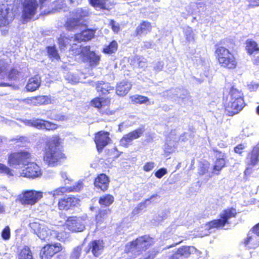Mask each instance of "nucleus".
<instances>
[{"label":"nucleus","instance_id":"1","mask_svg":"<svg viewBox=\"0 0 259 259\" xmlns=\"http://www.w3.org/2000/svg\"><path fill=\"white\" fill-rule=\"evenodd\" d=\"M60 140L58 136H55L49 138L47 142L44 159L50 166H54L63 156Z\"/></svg>","mask_w":259,"mask_h":259},{"label":"nucleus","instance_id":"2","mask_svg":"<svg viewBox=\"0 0 259 259\" xmlns=\"http://www.w3.org/2000/svg\"><path fill=\"white\" fill-rule=\"evenodd\" d=\"M214 54L221 67L229 69H234L236 67L237 59L234 54L228 49L220 46L217 48Z\"/></svg>","mask_w":259,"mask_h":259},{"label":"nucleus","instance_id":"3","mask_svg":"<svg viewBox=\"0 0 259 259\" xmlns=\"http://www.w3.org/2000/svg\"><path fill=\"white\" fill-rule=\"evenodd\" d=\"M242 94L237 89L232 88L229 93V102L226 107L229 115L232 116L238 113L244 106Z\"/></svg>","mask_w":259,"mask_h":259},{"label":"nucleus","instance_id":"4","mask_svg":"<svg viewBox=\"0 0 259 259\" xmlns=\"http://www.w3.org/2000/svg\"><path fill=\"white\" fill-rule=\"evenodd\" d=\"M15 3L22 5V18L27 22L37 14L38 4L37 0H15Z\"/></svg>","mask_w":259,"mask_h":259},{"label":"nucleus","instance_id":"5","mask_svg":"<svg viewBox=\"0 0 259 259\" xmlns=\"http://www.w3.org/2000/svg\"><path fill=\"white\" fill-rule=\"evenodd\" d=\"M236 210L234 208H230L223 210L220 214V219L214 220L205 225V229L208 231L214 228H219L224 227L225 224H228V220L235 217Z\"/></svg>","mask_w":259,"mask_h":259},{"label":"nucleus","instance_id":"6","mask_svg":"<svg viewBox=\"0 0 259 259\" xmlns=\"http://www.w3.org/2000/svg\"><path fill=\"white\" fill-rule=\"evenodd\" d=\"M31 154L26 151L14 152L9 156L8 162L10 166L19 168L26 166L31 160Z\"/></svg>","mask_w":259,"mask_h":259},{"label":"nucleus","instance_id":"7","mask_svg":"<svg viewBox=\"0 0 259 259\" xmlns=\"http://www.w3.org/2000/svg\"><path fill=\"white\" fill-rule=\"evenodd\" d=\"M70 45H72L71 51L74 54L76 55L80 54L81 56L88 58L90 65L91 67H95L99 64L100 56L94 52L91 51L90 46L82 47L81 46H79V48H75L73 45L77 46L76 44H70Z\"/></svg>","mask_w":259,"mask_h":259},{"label":"nucleus","instance_id":"8","mask_svg":"<svg viewBox=\"0 0 259 259\" xmlns=\"http://www.w3.org/2000/svg\"><path fill=\"white\" fill-rule=\"evenodd\" d=\"M43 197V192L33 190H26L18 196L20 202L24 205H33Z\"/></svg>","mask_w":259,"mask_h":259},{"label":"nucleus","instance_id":"9","mask_svg":"<svg viewBox=\"0 0 259 259\" xmlns=\"http://www.w3.org/2000/svg\"><path fill=\"white\" fill-rule=\"evenodd\" d=\"M29 226L41 240L49 239L51 236L56 237V232L44 223L32 222L29 224Z\"/></svg>","mask_w":259,"mask_h":259},{"label":"nucleus","instance_id":"10","mask_svg":"<svg viewBox=\"0 0 259 259\" xmlns=\"http://www.w3.org/2000/svg\"><path fill=\"white\" fill-rule=\"evenodd\" d=\"M89 15L87 9H77L72 13V18L67 22V27L69 30L75 29L83 24V19Z\"/></svg>","mask_w":259,"mask_h":259},{"label":"nucleus","instance_id":"11","mask_svg":"<svg viewBox=\"0 0 259 259\" xmlns=\"http://www.w3.org/2000/svg\"><path fill=\"white\" fill-rule=\"evenodd\" d=\"M244 243L248 248H255L259 245V223L248 232Z\"/></svg>","mask_w":259,"mask_h":259},{"label":"nucleus","instance_id":"12","mask_svg":"<svg viewBox=\"0 0 259 259\" xmlns=\"http://www.w3.org/2000/svg\"><path fill=\"white\" fill-rule=\"evenodd\" d=\"M152 243V239L148 236H141L132 242L130 244V250L132 252L146 249Z\"/></svg>","mask_w":259,"mask_h":259},{"label":"nucleus","instance_id":"13","mask_svg":"<svg viewBox=\"0 0 259 259\" xmlns=\"http://www.w3.org/2000/svg\"><path fill=\"white\" fill-rule=\"evenodd\" d=\"M85 219L82 217H70L66 221V226L72 232H81L85 229Z\"/></svg>","mask_w":259,"mask_h":259},{"label":"nucleus","instance_id":"14","mask_svg":"<svg viewBox=\"0 0 259 259\" xmlns=\"http://www.w3.org/2000/svg\"><path fill=\"white\" fill-rule=\"evenodd\" d=\"M26 165L27 167L20 172L21 176L34 179L39 177L42 175L39 166L35 163L29 161Z\"/></svg>","mask_w":259,"mask_h":259},{"label":"nucleus","instance_id":"15","mask_svg":"<svg viewBox=\"0 0 259 259\" xmlns=\"http://www.w3.org/2000/svg\"><path fill=\"white\" fill-rule=\"evenodd\" d=\"M62 249V246L60 243L47 244L41 250L40 256L41 259H50Z\"/></svg>","mask_w":259,"mask_h":259},{"label":"nucleus","instance_id":"16","mask_svg":"<svg viewBox=\"0 0 259 259\" xmlns=\"http://www.w3.org/2000/svg\"><path fill=\"white\" fill-rule=\"evenodd\" d=\"M111 141L109 137V133L104 131H100L96 133L95 137V142L97 150L101 152L103 148Z\"/></svg>","mask_w":259,"mask_h":259},{"label":"nucleus","instance_id":"17","mask_svg":"<svg viewBox=\"0 0 259 259\" xmlns=\"http://www.w3.org/2000/svg\"><path fill=\"white\" fill-rule=\"evenodd\" d=\"M259 161V147L255 146L253 148L252 151L249 153L246 158V167L245 173L249 172L252 167L256 164Z\"/></svg>","mask_w":259,"mask_h":259},{"label":"nucleus","instance_id":"18","mask_svg":"<svg viewBox=\"0 0 259 259\" xmlns=\"http://www.w3.org/2000/svg\"><path fill=\"white\" fill-rule=\"evenodd\" d=\"M196 251L197 249L193 246H183L179 248L170 259H184L188 257L191 253Z\"/></svg>","mask_w":259,"mask_h":259},{"label":"nucleus","instance_id":"19","mask_svg":"<svg viewBox=\"0 0 259 259\" xmlns=\"http://www.w3.org/2000/svg\"><path fill=\"white\" fill-rule=\"evenodd\" d=\"M109 180L108 177L105 174H100L94 181V186L102 191H106L109 186Z\"/></svg>","mask_w":259,"mask_h":259},{"label":"nucleus","instance_id":"20","mask_svg":"<svg viewBox=\"0 0 259 259\" xmlns=\"http://www.w3.org/2000/svg\"><path fill=\"white\" fill-rule=\"evenodd\" d=\"M79 203V200L74 197H70L60 200L58 207L60 210H68Z\"/></svg>","mask_w":259,"mask_h":259},{"label":"nucleus","instance_id":"21","mask_svg":"<svg viewBox=\"0 0 259 259\" xmlns=\"http://www.w3.org/2000/svg\"><path fill=\"white\" fill-rule=\"evenodd\" d=\"M94 7L101 9L109 10L113 5V0H89Z\"/></svg>","mask_w":259,"mask_h":259},{"label":"nucleus","instance_id":"22","mask_svg":"<svg viewBox=\"0 0 259 259\" xmlns=\"http://www.w3.org/2000/svg\"><path fill=\"white\" fill-rule=\"evenodd\" d=\"M12 13H10L9 8H0V27L9 24L12 21Z\"/></svg>","mask_w":259,"mask_h":259},{"label":"nucleus","instance_id":"23","mask_svg":"<svg viewBox=\"0 0 259 259\" xmlns=\"http://www.w3.org/2000/svg\"><path fill=\"white\" fill-rule=\"evenodd\" d=\"M89 250L91 249L93 255L99 256L103 252L104 249L103 242L100 240H94L91 242L89 245Z\"/></svg>","mask_w":259,"mask_h":259},{"label":"nucleus","instance_id":"24","mask_svg":"<svg viewBox=\"0 0 259 259\" xmlns=\"http://www.w3.org/2000/svg\"><path fill=\"white\" fill-rule=\"evenodd\" d=\"M95 31L93 29H86L81 33L75 34L74 40L80 42L91 39L94 36Z\"/></svg>","mask_w":259,"mask_h":259},{"label":"nucleus","instance_id":"25","mask_svg":"<svg viewBox=\"0 0 259 259\" xmlns=\"http://www.w3.org/2000/svg\"><path fill=\"white\" fill-rule=\"evenodd\" d=\"M132 87L130 82L126 80H123L117 84L116 88V94L120 96H125L127 94Z\"/></svg>","mask_w":259,"mask_h":259},{"label":"nucleus","instance_id":"26","mask_svg":"<svg viewBox=\"0 0 259 259\" xmlns=\"http://www.w3.org/2000/svg\"><path fill=\"white\" fill-rule=\"evenodd\" d=\"M40 83V78L38 76H35L29 79L26 88L29 92H33L39 88Z\"/></svg>","mask_w":259,"mask_h":259},{"label":"nucleus","instance_id":"27","mask_svg":"<svg viewBox=\"0 0 259 259\" xmlns=\"http://www.w3.org/2000/svg\"><path fill=\"white\" fill-rule=\"evenodd\" d=\"M156 198H159V196L157 194H154L151 195L149 198L146 199L143 202L140 203L138 205L137 207L134 209L133 213L134 214H137L140 210H143L146 208L147 206L150 204L154 203V200Z\"/></svg>","mask_w":259,"mask_h":259},{"label":"nucleus","instance_id":"28","mask_svg":"<svg viewBox=\"0 0 259 259\" xmlns=\"http://www.w3.org/2000/svg\"><path fill=\"white\" fill-rule=\"evenodd\" d=\"M97 91L101 95H106L113 91V88L111 87L107 82L102 81H98L96 83Z\"/></svg>","mask_w":259,"mask_h":259},{"label":"nucleus","instance_id":"29","mask_svg":"<svg viewBox=\"0 0 259 259\" xmlns=\"http://www.w3.org/2000/svg\"><path fill=\"white\" fill-rule=\"evenodd\" d=\"M246 49L250 55H259V48L256 42L252 39H247L246 41Z\"/></svg>","mask_w":259,"mask_h":259},{"label":"nucleus","instance_id":"30","mask_svg":"<svg viewBox=\"0 0 259 259\" xmlns=\"http://www.w3.org/2000/svg\"><path fill=\"white\" fill-rule=\"evenodd\" d=\"M110 213L111 210L109 209L101 210L96 217L97 224L99 225L102 223H106L108 220V215Z\"/></svg>","mask_w":259,"mask_h":259},{"label":"nucleus","instance_id":"31","mask_svg":"<svg viewBox=\"0 0 259 259\" xmlns=\"http://www.w3.org/2000/svg\"><path fill=\"white\" fill-rule=\"evenodd\" d=\"M109 103L110 101L108 99L96 98L91 101V105L98 109H101L107 106Z\"/></svg>","mask_w":259,"mask_h":259},{"label":"nucleus","instance_id":"32","mask_svg":"<svg viewBox=\"0 0 259 259\" xmlns=\"http://www.w3.org/2000/svg\"><path fill=\"white\" fill-rule=\"evenodd\" d=\"M151 29V24L148 22L144 21L137 28V33L138 35L145 34L150 32Z\"/></svg>","mask_w":259,"mask_h":259},{"label":"nucleus","instance_id":"33","mask_svg":"<svg viewBox=\"0 0 259 259\" xmlns=\"http://www.w3.org/2000/svg\"><path fill=\"white\" fill-rule=\"evenodd\" d=\"M117 48L118 44L117 42L115 40H113L108 45L104 47L103 52L107 54H111L115 53Z\"/></svg>","mask_w":259,"mask_h":259},{"label":"nucleus","instance_id":"34","mask_svg":"<svg viewBox=\"0 0 259 259\" xmlns=\"http://www.w3.org/2000/svg\"><path fill=\"white\" fill-rule=\"evenodd\" d=\"M114 197L109 194L105 195L101 197L99 200V203L101 205L108 206L113 202Z\"/></svg>","mask_w":259,"mask_h":259},{"label":"nucleus","instance_id":"35","mask_svg":"<svg viewBox=\"0 0 259 259\" xmlns=\"http://www.w3.org/2000/svg\"><path fill=\"white\" fill-rule=\"evenodd\" d=\"M40 125L38 129H46L48 131L54 130L57 128V125L52 122L40 119Z\"/></svg>","mask_w":259,"mask_h":259},{"label":"nucleus","instance_id":"36","mask_svg":"<svg viewBox=\"0 0 259 259\" xmlns=\"http://www.w3.org/2000/svg\"><path fill=\"white\" fill-rule=\"evenodd\" d=\"M146 59L142 57L135 56L132 61V65L134 67L144 68L146 66Z\"/></svg>","mask_w":259,"mask_h":259},{"label":"nucleus","instance_id":"37","mask_svg":"<svg viewBox=\"0 0 259 259\" xmlns=\"http://www.w3.org/2000/svg\"><path fill=\"white\" fill-rule=\"evenodd\" d=\"M18 259H33L30 249L25 246L21 250Z\"/></svg>","mask_w":259,"mask_h":259},{"label":"nucleus","instance_id":"38","mask_svg":"<svg viewBox=\"0 0 259 259\" xmlns=\"http://www.w3.org/2000/svg\"><path fill=\"white\" fill-rule=\"evenodd\" d=\"M83 245H79L74 247L70 254V259H79L82 250Z\"/></svg>","mask_w":259,"mask_h":259},{"label":"nucleus","instance_id":"39","mask_svg":"<svg viewBox=\"0 0 259 259\" xmlns=\"http://www.w3.org/2000/svg\"><path fill=\"white\" fill-rule=\"evenodd\" d=\"M6 69L5 64L3 61L0 60V80L5 78V70ZM11 83L9 82H3L0 81V86L8 87L11 85Z\"/></svg>","mask_w":259,"mask_h":259},{"label":"nucleus","instance_id":"40","mask_svg":"<svg viewBox=\"0 0 259 259\" xmlns=\"http://www.w3.org/2000/svg\"><path fill=\"white\" fill-rule=\"evenodd\" d=\"M225 160L224 158L217 159L214 163V165L213 168V172L218 175L219 171L224 167L225 165Z\"/></svg>","mask_w":259,"mask_h":259},{"label":"nucleus","instance_id":"41","mask_svg":"<svg viewBox=\"0 0 259 259\" xmlns=\"http://www.w3.org/2000/svg\"><path fill=\"white\" fill-rule=\"evenodd\" d=\"M70 191L71 190H69V189L66 187H61L58 188L54 191L49 192L48 193L49 195H52L53 197L56 198L58 196L63 195L66 192Z\"/></svg>","mask_w":259,"mask_h":259},{"label":"nucleus","instance_id":"42","mask_svg":"<svg viewBox=\"0 0 259 259\" xmlns=\"http://www.w3.org/2000/svg\"><path fill=\"white\" fill-rule=\"evenodd\" d=\"M36 104L35 106L42 104H48L51 102V99L47 96H40L34 97Z\"/></svg>","mask_w":259,"mask_h":259},{"label":"nucleus","instance_id":"43","mask_svg":"<svg viewBox=\"0 0 259 259\" xmlns=\"http://www.w3.org/2000/svg\"><path fill=\"white\" fill-rule=\"evenodd\" d=\"M208 164H203L199 168L198 170V174L200 176H203L206 175V180L207 181L211 177V175L208 173Z\"/></svg>","mask_w":259,"mask_h":259},{"label":"nucleus","instance_id":"44","mask_svg":"<svg viewBox=\"0 0 259 259\" xmlns=\"http://www.w3.org/2000/svg\"><path fill=\"white\" fill-rule=\"evenodd\" d=\"M132 102L133 103L143 104L148 101L147 97L140 95H134L131 97Z\"/></svg>","mask_w":259,"mask_h":259},{"label":"nucleus","instance_id":"45","mask_svg":"<svg viewBox=\"0 0 259 259\" xmlns=\"http://www.w3.org/2000/svg\"><path fill=\"white\" fill-rule=\"evenodd\" d=\"M144 129L143 128H138L129 133H128L129 136H130L132 140L138 139L140 138L144 133Z\"/></svg>","mask_w":259,"mask_h":259},{"label":"nucleus","instance_id":"46","mask_svg":"<svg viewBox=\"0 0 259 259\" xmlns=\"http://www.w3.org/2000/svg\"><path fill=\"white\" fill-rule=\"evenodd\" d=\"M186 38L188 41H193L194 39V33L192 28L186 27L184 30Z\"/></svg>","mask_w":259,"mask_h":259},{"label":"nucleus","instance_id":"47","mask_svg":"<svg viewBox=\"0 0 259 259\" xmlns=\"http://www.w3.org/2000/svg\"><path fill=\"white\" fill-rule=\"evenodd\" d=\"M48 53L50 58L52 60H58L59 59V56L54 47H48Z\"/></svg>","mask_w":259,"mask_h":259},{"label":"nucleus","instance_id":"48","mask_svg":"<svg viewBox=\"0 0 259 259\" xmlns=\"http://www.w3.org/2000/svg\"><path fill=\"white\" fill-rule=\"evenodd\" d=\"M133 140L129 136L128 134L124 135L120 140V145L124 147H127L132 143Z\"/></svg>","mask_w":259,"mask_h":259},{"label":"nucleus","instance_id":"49","mask_svg":"<svg viewBox=\"0 0 259 259\" xmlns=\"http://www.w3.org/2000/svg\"><path fill=\"white\" fill-rule=\"evenodd\" d=\"M0 173L10 177L13 176L12 170L6 165L0 163Z\"/></svg>","mask_w":259,"mask_h":259},{"label":"nucleus","instance_id":"50","mask_svg":"<svg viewBox=\"0 0 259 259\" xmlns=\"http://www.w3.org/2000/svg\"><path fill=\"white\" fill-rule=\"evenodd\" d=\"M40 119H32V120H26L24 121L25 125L28 126H34L37 128H38V126L40 125Z\"/></svg>","mask_w":259,"mask_h":259},{"label":"nucleus","instance_id":"51","mask_svg":"<svg viewBox=\"0 0 259 259\" xmlns=\"http://www.w3.org/2000/svg\"><path fill=\"white\" fill-rule=\"evenodd\" d=\"M54 5V10L58 11L63 9L65 7L66 4L64 3V0H57Z\"/></svg>","mask_w":259,"mask_h":259},{"label":"nucleus","instance_id":"52","mask_svg":"<svg viewBox=\"0 0 259 259\" xmlns=\"http://www.w3.org/2000/svg\"><path fill=\"white\" fill-rule=\"evenodd\" d=\"M2 237L4 240H8L10 237V229L8 226H6L2 232Z\"/></svg>","mask_w":259,"mask_h":259},{"label":"nucleus","instance_id":"53","mask_svg":"<svg viewBox=\"0 0 259 259\" xmlns=\"http://www.w3.org/2000/svg\"><path fill=\"white\" fill-rule=\"evenodd\" d=\"M155 166V163L154 162H146L143 166V169L146 172H148L153 169Z\"/></svg>","mask_w":259,"mask_h":259},{"label":"nucleus","instance_id":"54","mask_svg":"<svg viewBox=\"0 0 259 259\" xmlns=\"http://www.w3.org/2000/svg\"><path fill=\"white\" fill-rule=\"evenodd\" d=\"M18 71L16 69H12L8 76V79L10 80H15L17 78Z\"/></svg>","mask_w":259,"mask_h":259},{"label":"nucleus","instance_id":"55","mask_svg":"<svg viewBox=\"0 0 259 259\" xmlns=\"http://www.w3.org/2000/svg\"><path fill=\"white\" fill-rule=\"evenodd\" d=\"M167 172V170L166 169L162 168L158 170L155 174V176L158 178H161L164 175H165Z\"/></svg>","mask_w":259,"mask_h":259},{"label":"nucleus","instance_id":"56","mask_svg":"<svg viewBox=\"0 0 259 259\" xmlns=\"http://www.w3.org/2000/svg\"><path fill=\"white\" fill-rule=\"evenodd\" d=\"M245 148V146L244 144H241L236 146L234 148V151L236 153L241 154L242 152V150Z\"/></svg>","mask_w":259,"mask_h":259},{"label":"nucleus","instance_id":"57","mask_svg":"<svg viewBox=\"0 0 259 259\" xmlns=\"http://www.w3.org/2000/svg\"><path fill=\"white\" fill-rule=\"evenodd\" d=\"M23 102L30 105L35 106L36 104L35 100H34V97H31L25 99L23 100Z\"/></svg>","mask_w":259,"mask_h":259},{"label":"nucleus","instance_id":"58","mask_svg":"<svg viewBox=\"0 0 259 259\" xmlns=\"http://www.w3.org/2000/svg\"><path fill=\"white\" fill-rule=\"evenodd\" d=\"M190 136L188 133H184L179 137V141L185 142L189 139Z\"/></svg>","mask_w":259,"mask_h":259},{"label":"nucleus","instance_id":"59","mask_svg":"<svg viewBox=\"0 0 259 259\" xmlns=\"http://www.w3.org/2000/svg\"><path fill=\"white\" fill-rule=\"evenodd\" d=\"M110 24L112 27V29L114 32H118L119 31V27L118 25H116L113 21H111Z\"/></svg>","mask_w":259,"mask_h":259},{"label":"nucleus","instance_id":"60","mask_svg":"<svg viewBox=\"0 0 259 259\" xmlns=\"http://www.w3.org/2000/svg\"><path fill=\"white\" fill-rule=\"evenodd\" d=\"M149 253V254L144 259H153L156 254V252L155 250H152L150 251Z\"/></svg>","mask_w":259,"mask_h":259},{"label":"nucleus","instance_id":"61","mask_svg":"<svg viewBox=\"0 0 259 259\" xmlns=\"http://www.w3.org/2000/svg\"><path fill=\"white\" fill-rule=\"evenodd\" d=\"M250 6L256 7L259 6V0H247Z\"/></svg>","mask_w":259,"mask_h":259},{"label":"nucleus","instance_id":"62","mask_svg":"<svg viewBox=\"0 0 259 259\" xmlns=\"http://www.w3.org/2000/svg\"><path fill=\"white\" fill-rule=\"evenodd\" d=\"M1 192H2V194H4V197H6V198H7V197L10 196L11 195V193L7 190H6L5 188L2 189L1 190Z\"/></svg>","mask_w":259,"mask_h":259},{"label":"nucleus","instance_id":"63","mask_svg":"<svg viewBox=\"0 0 259 259\" xmlns=\"http://www.w3.org/2000/svg\"><path fill=\"white\" fill-rule=\"evenodd\" d=\"M163 66V63L162 62H159L157 65L154 67L156 71H160L162 70Z\"/></svg>","mask_w":259,"mask_h":259},{"label":"nucleus","instance_id":"64","mask_svg":"<svg viewBox=\"0 0 259 259\" xmlns=\"http://www.w3.org/2000/svg\"><path fill=\"white\" fill-rule=\"evenodd\" d=\"M61 176L62 178V179H65V180L68 181V182L70 181V180L68 178L66 172L62 171L61 172Z\"/></svg>","mask_w":259,"mask_h":259}]
</instances>
